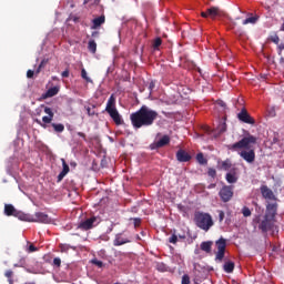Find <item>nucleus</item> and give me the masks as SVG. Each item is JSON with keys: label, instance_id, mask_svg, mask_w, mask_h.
I'll list each match as a JSON object with an SVG mask.
<instances>
[{"label": "nucleus", "instance_id": "obj_59", "mask_svg": "<svg viewBox=\"0 0 284 284\" xmlns=\"http://www.w3.org/2000/svg\"><path fill=\"white\" fill-rule=\"evenodd\" d=\"M280 63H284V58H281V59H280Z\"/></svg>", "mask_w": 284, "mask_h": 284}, {"label": "nucleus", "instance_id": "obj_6", "mask_svg": "<svg viewBox=\"0 0 284 284\" xmlns=\"http://www.w3.org/2000/svg\"><path fill=\"white\" fill-rule=\"evenodd\" d=\"M219 196L223 203H230L234 196V186L232 185H224L220 192Z\"/></svg>", "mask_w": 284, "mask_h": 284}, {"label": "nucleus", "instance_id": "obj_15", "mask_svg": "<svg viewBox=\"0 0 284 284\" xmlns=\"http://www.w3.org/2000/svg\"><path fill=\"white\" fill-rule=\"evenodd\" d=\"M225 179L229 183H236L239 181V169L232 168L229 173H226Z\"/></svg>", "mask_w": 284, "mask_h": 284}, {"label": "nucleus", "instance_id": "obj_4", "mask_svg": "<svg viewBox=\"0 0 284 284\" xmlns=\"http://www.w3.org/2000/svg\"><path fill=\"white\" fill-rule=\"evenodd\" d=\"M105 112H108L109 116L114 121L115 125H123V119L116 110V97H114V94L110 95L106 102Z\"/></svg>", "mask_w": 284, "mask_h": 284}, {"label": "nucleus", "instance_id": "obj_18", "mask_svg": "<svg viewBox=\"0 0 284 284\" xmlns=\"http://www.w3.org/2000/svg\"><path fill=\"white\" fill-rule=\"evenodd\" d=\"M217 16H219V8L216 7H212L206 11L201 12V17H203V19H207V17H210L211 19H215Z\"/></svg>", "mask_w": 284, "mask_h": 284}, {"label": "nucleus", "instance_id": "obj_36", "mask_svg": "<svg viewBox=\"0 0 284 284\" xmlns=\"http://www.w3.org/2000/svg\"><path fill=\"white\" fill-rule=\"evenodd\" d=\"M45 63H48V60H42L38 67V69L36 70V74H39L41 72V70H43V68H45Z\"/></svg>", "mask_w": 284, "mask_h": 284}, {"label": "nucleus", "instance_id": "obj_16", "mask_svg": "<svg viewBox=\"0 0 284 284\" xmlns=\"http://www.w3.org/2000/svg\"><path fill=\"white\" fill-rule=\"evenodd\" d=\"M128 243H132V241H130L128 237H124L123 233H118L113 240L114 247H120V245H125Z\"/></svg>", "mask_w": 284, "mask_h": 284}, {"label": "nucleus", "instance_id": "obj_11", "mask_svg": "<svg viewBox=\"0 0 284 284\" xmlns=\"http://www.w3.org/2000/svg\"><path fill=\"white\" fill-rule=\"evenodd\" d=\"M277 210H278L277 203H268L266 205L265 216H268V219H273L275 221Z\"/></svg>", "mask_w": 284, "mask_h": 284}, {"label": "nucleus", "instance_id": "obj_17", "mask_svg": "<svg viewBox=\"0 0 284 284\" xmlns=\"http://www.w3.org/2000/svg\"><path fill=\"white\" fill-rule=\"evenodd\" d=\"M62 162V171L58 175V183H61L63 179H65V175L70 172V165H68V162H65V159H61Z\"/></svg>", "mask_w": 284, "mask_h": 284}, {"label": "nucleus", "instance_id": "obj_52", "mask_svg": "<svg viewBox=\"0 0 284 284\" xmlns=\"http://www.w3.org/2000/svg\"><path fill=\"white\" fill-rule=\"evenodd\" d=\"M32 77H34V72L32 70H28L27 71V78L32 79Z\"/></svg>", "mask_w": 284, "mask_h": 284}, {"label": "nucleus", "instance_id": "obj_10", "mask_svg": "<svg viewBox=\"0 0 284 284\" xmlns=\"http://www.w3.org/2000/svg\"><path fill=\"white\" fill-rule=\"evenodd\" d=\"M260 191L263 199H265L266 201H276V195H274V191H272V189H268L267 185H262L260 187Z\"/></svg>", "mask_w": 284, "mask_h": 284}, {"label": "nucleus", "instance_id": "obj_43", "mask_svg": "<svg viewBox=\"0 0 284 284\" xmlns=\"http://www.w3.org/2000/svg\"><path fill=\"white\" fill-rule=\"evenodd\" d=\"M181 284H190V275L184 274Z\"/></svg>", "mask_w": 284, "mask_h": 284}, {"label": "nucleus", "instance_id": "obj_26", "mask_svg": "<svg viewBox=\"0 0 284 284\" xmlns=\"http://www.w3.org/2000/svg\"><path fill=\"white\" fill-rule=\"evenodd\" d=\"M88 50L92 54H97V42L94 40H90L88 43Z\"/></svg>", "mask_w": 284, "mask_h": 284}, {"label": "nucleus", "instance_id": "obj_7", "mask_svg": "<svg viewBox=\"0 0 284 284\" xmlns=\"http://www.w3.org/2000/svg\"><path fill=\"white\" fill-rule=\"evenodd\" d=\"M100 223H101V219H99L97 216H92L90 219H87V220L80 222L78 227L80 230H84L87 232L88 230H92V227H95V225H99Z\"/></svg>", "mask_w": 284, "mask_h": 284}, {"label": "nucleus", "instance_id": "obj_22", "mask_svg": "<svg viewBox=\"0 0 284 284\" xmlns=\"http://www.w3.org/2000/svg\"><path fill=\"white\" fill-rule=\"evenodd\" d=\"M170 144V135H163L156 143L155 148H165Z\"/></svg>", "mask_w": 284, "mask_h": 284}, {"label": "nucleus", "instance_id": "obj_5", "mask_svg": "<svg viewBox=\"0 0 284 284\" xmlns=\"http://www.w3.org/2000/svg\"><path fill=\"white\" fill-rule=\"evenodd\" d=\"M215 247L217 252L215 253V261H219V263H223V258H225V248L227 247V241L223 237H220L215 242Z\"/></svg>", "mask_w": 284, "mask_h": 284}, {"label": "nucleus", "instance_id": "obj_41", "mask_svg": "<svg viewBox=\"0 0 284 284\" xmlns=\"http://www.w3.org/2000/svg\"><path fill=\"white\" fill-rule=\"evenodd\" d=\"M70 251V245L68 244H60V252L68 253Z\"/></svg>", "mask_w": 284, "mask_h": 284}, {"label": "nucleus", "instance_id": "obj_27", "mask_svg": "<svg viewBox=\"0 0 284 284\" xmlns=\"http://www.w3.org/2000/svg\"><path fill=\"white\" fill-rule=\"evenodd\" d=\"M196 161L200 163V165H207V160L203 155V153H197L196 154Z\"/></svg>", "mask_w": 284, "mask_h": 284}, {"label": "nucleus", "instance_id": "obj_25", "mask_svg": "<svg viewBox=\"0 0 284 284\" xmlns=\"http://www.w3.org/2000/svg\"><path fill=\"white\" fill-rule=\"evenodd\" d=\"M13 216H16V219H19L20 221H32V220H30V215H28L21 211H16V214Z\"/></svg>", "mask_w": 284, "mask_h": 284}, {"label": "nucleus", "instance_id": "obj_45", "mask_svg": "<svg viewBox=\"0 0 284 284\" xmlns=\"http://www.w3.org/2000/svg\"><path fill=\"white\" fill-rule=\"evenodd\" d=\"M133 225H134V227H140L141 226V219L140 217H134L133 219Z\"/></svg>", "mask_w": 284, "mask_h": 284}, {"label": "nucleus", "instance_id": "obj_54", "mask_svg": "<svg viewBox=\"0 0 284 284\" xmlns=\"http://www.w3.org/2000/svg\"><path fill=\"white\" fill-rule=\"evenodd\" d=\"M178 239H180L181 241H185L186 236L185 234H176Z\"/></svg>", "mask_w": 284, "mask_h": 284}, {"label": "nucleus", "instance_id": "obj_20", "mask_svg": "<svg viewBox=\"0 0 284 284\" xmlns=\"http://www.w3.org/2000/svg\"><path fill=\"white\" fill-rule=\"evenodd\" d=\"M212 245H214L213 241L202 242L201 245H200V250H202V252H205L206 254H211L212 253Z\"/></svg>", "mask_w": 284, "mask_h": 284}, {"label": "nucleus", "instance_id": "obj_38", "mask_svg": "<svg viewBox=\"0 0 284 284\" xmlns=\"http://www.w3.org/2000/svg\"><path fill=\"white\" fill-rule=\"evenodd\" d=\"M242 214H243V216H245V217L252 216V211L250 210V207L244 206V207L242 209Z\"/></svg>", "mask_w": 284, "mask_h": 284}, {"label": "nucleus", "instance_id": "obj_50", "mask_svg": "<svg viewBox=\"0 0 284 284\" xmlns=\"http://www.w3.org/2000/svg\"><path fill=\"white\" fill-rule=\"evenodd\" d=\"M61 77H62V79H68V77H70V70H65V71H63L62 73H61Z\"/></svg>", "mask_w": 284, "mask_h": 284}, {"label": "nucleus", "instance_id": "obj_51", "mask_svg": "<svg viewBox=\"0 0 284 284\" xmlns=\"http://www.w3.org/2000/svg\"><path fill=\"white\" fill-rule=\"evenodd\" d=\"M277 49H278V55L281 57L283 54L284 43L278 44Z\"/></svg>", "mask_w": 284, "mask_h": 284}, {"label": "nucleus", "instance_id": "obj_23", "mask_svg": "<svg viewBox=\"0 0 284 284\" xmlns=\"http://www.w3.org/2000/svg\"><path fill=\"white\" fill-rule=\"evenodd\" d=\"M4 214L6 216H14V214H17V209L12 204H6Z\"/></svg>", "mask_w": 284, "mask_h": 284}, {"label": "nucleus", "instance_id": "obj_30", "mask_svg": "<svg viewBox=\"0 0 284 284\" xmlns=\"http://www.w3.org/2000/svg\"><path fill=\"white\" fill-rule=\"evenodd\" d=\"M222 168L227 171L232 169V161L230 159H226L222 162Z\"/></svg>", "mask_w": 284, "mask_h": 284}, {"label": "nucleus", "instance_id": "obj_13", "mask_svg": "<svg viewBox=\"0 0 284 284\" xmlns=\"http://www.w3.org/2000/svg\"><path fill=\"white\" fill-rule=\"evenodd\" d=\"M41 108L44 109V112L48 114V115H44L42 118V122L45 123V124H50L52 123L53 119H54V111H52V108L50 106H45V105H41Z\"/></svg>", "mask_w": 284, "mask_h": 284}, {"label": "nucleus", "instance_id": "obj_12", "mask_svg": "<svg viewBox=\"0 0 284 284\" xmlns=\"http://www.w3.org/2000/svg\"><path fill=\"white\" fill-rule=\"evenodd\" d=\"M34 216H36V219L31 220V221H33L36 223H44V224L52 223V219L43 212H38L34 214Z\"/></svg>", "mask_w": 284, "mask_h": 284}, {"label": "nucleus", "instance_id": "obj_21", "mask_svg": "<svg viewBox=\"0 0 284 284\" xmlns=\"http://www.w3.org/2000/svg\"><path fill=\"white\" fill-rule=\"evenodd\" d=\"M59 94V88L52 87L48 89L45 93L42 94V99H51V97H57Z\"/></svg>", "mask_w": 284, "mask_h": 284}, {"label": "nucleus", "instance_id": "obj_47", "mask_svg": "<svg viewBox=\"0 0 284 284\" xmlns=\"http://www.w3.org/2000/svg\"><path fill=\"white\" fill-rule=\"evenodd\" d=\"M39 248H37V246H34L33 244H30L27 252L32 253V252H38Z\"/></svg>", "mask_w": 284, "mask_h": 284}, {"label": "nucleus", "instance_id": "obj_42", "mask_svg": "<svg viewBox=\"0 0 284 284\" xmlns=\"http://www.w3.org/2000/svg\"><path fill=\"white\" fill-rule=\"evenodd\" d=\"M271 41L275 43V45H278L281 38H278L277 34L271 37Z\"/></svg>", "mask_w": 284, "mask_h": 284}, {"label": "nucleus", "instance_id": "obj_44", "mask_svg": "<svg viewBox=\"0 0 284 284\" xmlns=\"http://www.w3.org/2000/svg\"><path fill=\"white\" fill-rule=\"evenodd\" d=\"M219 213V222L223 223L224 219H225V212L223 211H217Z\"/></svg>", "mask_w": 284, "mask_h": 284}, {"label": "nucleus", "instance_id": "obj_55", "mask_svg": "<svg viewBox=\"0 0 284 284\" xmlns=\"http://www.w3.org/2000/svg\"><path fill=\"white\" fill-rule=\"evenodd\" d=\"M91 37H93V39H97L99 37V31H93L91 33Z\"/></svg>", "mask_w": 284, "mask_h": 284}, {"label": "nucleus", "instance_id": "obj_64", "mask_svg": "<svg viewBox=\"0 0 284 284\" xmlns=\"http://www.w3.org/2000/svg\"><path fill=\"white\" fill-rule=\"evenodd\" d=\"M225 105V103H222V106H224Z\"/></svg>", "mask_w": 284, "mask_h": 284}, {"label": "nucleus", "instance_id": "obj_1", "mask_svg": "<svg viewBox=\"0 0 284 284\" xmlns=\"http://www.w3.org/2000/svg\"><path fill=\"white\" fill-rule=\"evenodd\" d=\"M159 119V112L150 109L148 105H142L138 111L130 114L131 125L134 130L141 128H150Z\"/></svg>", "mask_w": 284, "mask_h": 284}, {"label": "nucleus", "instance_id": "obj_28", "mask_svg": "<svg viewBox=\"0 0 284 284\" xmlns=\"http://www.w3.org/2000/svg\"><path fill=\"white\" fill-rule=\"evenodd\" d=\"M256 21H258V17H250V18H246L245 20H243V26H247V23H256Z\"/></svg>", "mask_w": 284, "mask_h": 284}, {"label": "nucleus", "instance_id": "obj_56", "mask_svg": "<svg viewBox=\"0 0 284 284\" xmlns=\"http://www.w3.org/2000/svg\"><path fill=\"white\" fill-rule=\"evenodd\" d=\"M78 136H81V139H83L84 141L87 140L85 133H83V132H78Z\"/></svg>", "mask_w": 284, "mask_h": 284}, {"label": "nucleus", "instance_id": "obj_9", "mask_svg": "<svg viewBox=\"0 0 284 284\" xmlns=\"http://www.w3.org/2000/svg\"><path fill=\"white\" fill-rule=\"evenodd\" d=\"M237 119L239 121H242V123H247L248 125H254V123H256L254 118L250 115L246 109L241 110V112L237 114Z\"/></svg>", "mask_w": 284, "mask_h": 284}, {"label": "nucleus", "instance_id": "obj_40", "mask_svg": "<svg viewBox=\"0 0 284 284\" xmlns=\"http://www.w3.org/2000/svg\"><path fill=\"white\" fill-rule=\"evenodd\" d=\"M207 175L211 176V179H215L216 178V169L210 168L207 171Z\"/></svg>", "mask_w": 284, "mask_h": 284}, {"label": "nucleus", "instance_id": "obj_19", "mask_svg": "<svg viewBox=\"0 0 284 284\" xmlns=\"http://www.w3.org/2000/svg\"><path fill=\"white\" fill-rule=\"evenodd\" d=\"M103 23H105V16L104 14H102V16L92 20L91 30H99V28L102 27Z\"/></svg>", "mask_w": 284, "mask_h": 284}, {"label": "nucleus", "instance_id": "obj_57", "mask_svg": "<svg viewBox=\"0 0 284 284\" xmlns=\"http://www.w3.org/2000/svg\"><path fill=\"white\" fill-rule=\"evenodd\" d=\"M36 123H38V125H41V128H45V124H42L41 120H36Z\"/></svg>", "mask_w": 284, "mask_h": 284}, {"label": "nucleus", "instance_id": "obj_39", "mask_svg": "<svg viewBox=\"0 0 284 284\" xmlns=\"http://www.w3.org/2000/svg\"><path fill=\"white\" fill-rule=\"evenodd\" d=\"M91 263H92V265H95L97 267H100V268L103 267V262H101L98 258L91 260Z\"/></svg>", "mask_w": 284, "mask_h": 284}, {"label": "nucleus", "instance_id": "obj_2", "mask_svg": "<svg viewBox=\"0 0 284 284\" xmlns=\"http://www.w3.org/2000/svg\"><path fill=\"white\" fill-rule=\"evenodd\" d=\"M256 136L252 134H247L246 136L242 138L239 142L234 144H229L227 150H232L236 152V150H242L240 152L241 159L246 161V163H254L256 161V152L252 149V145H256Z\"/></svg>", "mask_w": 284, "mask_h": 284}, {"label": "nucleus", "instance_id": "obj_33", "mask_svg": "<svg viewBox=\"0 0 284 284\" xmlns=\"http://www.w3.org/2000/svg\"><path fill=\"white\" fill-rule=\"evenodd\" d=\"M81 77H82V79H84V81H87V83H91L92 82L90 77H88V71H85V69L81 70Z\"/></svg>", "mask_w": 284, "mask_h": 284}, {"label": "nucleus", "instance_id": "obj_48", "mask_svg": "<svg viewBox=\"0 0 284 284\" xmlns=\"http://www.w3.org/2000/svg\"><path fill=\"white\" fill-rule=\"evenodd\" d=\"M14 275V272H12L11 270H9V271H6V273H4V276H6V278H12V276Z\"/></svg>", "mask_w": 284, "mask_h": 284}, {"label": "nucleus", "instance_id": "obj_35", "mask_svg": "<svg viewBox=\"0 0 284 284\" xmlns=\"http://www.w3.org/2000/svg\"><path fill=\"white\" fill-rule=\"evenodd\" d=\"M162 43H163V40H162L161 38H156V39L153 41V48H154L155 50H158V48H161Z\"/></svg>", "mask_w": 284, "mask_h": 284}, {"label": "nucleus", "instance_id": "obj_37", "mask_svg": "<svg viewBox=\"0 0 284 284\" xmlns=\"http://www.w3.org/2000/svg\"><path fill=\"white\" fill-rule=\"evenodd\" d=\"M217 130L220 132V134H223V132H226L227 130V124H225V122H222L219 126Z\"/></svg>", "mask_w": 284, "mask_h": 284}, {"label": "nucleus", "instance_id": "obj_60", "mask_svg": "<svg viewBox=\"0 0 284 284\" xmlns=\"http://www.w3.org/2000/svg\"><path fill=\"white\" fill-rule=\"evenodd\" d=\"M27 272H29V274H32V271H30L29 268L27 270Z\"/></svg>", "mask_w": 284, "mask_h": 284}, {"label": "nucleus", "instance_id": "obj_3", "mask_svg": "<svg viewBox=\"0 0 284 284\" xmlns=\"http://www.w3.org/2000/svg\"><path fill=\"white\" fill-rule=\"evenodd\" d=\"M194 223L196 227H200V230L210 232V229L214 225V220H212V215H210V213L195 212Z\"/></svg>", "mask_w": 284, "mask_h": 284}, {"label": "nucleus", "instance_id": "obj_32", "mask_svg": "<svg viewBox=\"0 0 284 284\" xmlns=\"http://www.w3.org/2000/svg\"><path fill=\"white\" fill-rule=\"evenodd\" d=\"M169 243H172L173 245H176V243H179V235H176V232H174L171 237H169Z\"/></svg>", "mask_w": 284, "mask_h": 284}, {"label": "nucleus", "instance_id": "obj_58", "mask_svg": "<svg viewBox=\"0 0 284 284\" xmlns=\"http://www.w3.org/2000/svg\"><path fill=\"white\" fill-rule=\"evenodd\" d=\"M8 283H9V284H14V280L9 278V280H8Z\"/></svg>", "mask_w": 284, "mask_h": 284}, {"label": "nucleus", "instance_id": "obj_53", "mask_svg": "<svg viewBox=\"0 0 284 284\" xmlns=\"http://www.w3.org/2000/svg\"><path fill=\"white\" fill-rule=\"evenodd\" d=\"M154 88H155V82L151 81L149 84V90H154Z\"/></svg>", "mask_w": 284, "mask_h": 284}, {"label": "nucleus", "instance_id": "obj_31", "mask_svg": "<svg viewBox=\"0 0 284 284\" xmlns=\"http://www.w3.org/2000/svg\"><path fill=\"white\" fill-rule=\"evenodd\" d=\"M156 271L158 272H168V265L165 263L160 262L156 264Z\"/></svg>", "mask_w": 284, "mask_h": 284}, {"label": "nucleus", "instance_id": "obj_14", "mask_svg": "<svg viewBox=\"0 0 284 284\" xmlns=\"http://www.w3.org/2000/svg\"><path fill=\"white\" fill-rule=\"evenodd\" d=\"M176 159L180 163H187L189 161H192V155H190L187 151L180 149L176 152Z\"/></svg>", "mask_w": 284, "mask_h": 284}, {"label": "nucleus", "instance_id": "obj_62", "mask_svg": "<svg viewBox=\"0 0 284 284\" xmlns=\"http://www.w3.org/2000/svg\"><path fill=\"white\" fill-rule=\"evenodd\" d=\"M13 267H19V264H14Z\"/></svg>", "mask_w": 284, "mask_h": 284}, {"label": "nucleus", "instance_id": "obj_24", "mask_svg": "<svg viewBox=\"0 0 284 284\" xmlns=\"http://www.w3.org/2000/svg\"><path fill=\"white\" fill-rule=\"evenodd\" d=\"M223 270L224 272H226V274H232L234 272V262H225L223 265Z\"/></svg>", "mask_w": 284, "mask_h": 284}, {"label": "nucleus", "instance_id": "obj_46", "mask_svg": "<svg viewBox=\"0 0 284 284\" xmlns=\"http://www.w3.org/2000/svg\"><path fill=\"white\" fill-rule=\"evenodd\" d=\"M87 114H88V116H94V114H97V112L94 110H92L90 106H88Z\"/></svg>", "mask_w": 284, "mask_h": 284}, {"label": "nucleus", "instance_id": "obj_61", "mask_svg": "<svg viewBox=\"0 0 284 284\" xmlns=\"http://www.w3.org/2000/svg\"><path fill=\"white\" fill-rule=\"evenodd\" d=\"M24 284H36V283L34 282H31V283L26 282Z\"/></svg>", "mask_w": 284, "mask_h": 284}, {"label": "nucleus", "instance_id": "obj_8", "mask_svg": "<svg viewBox=\"0 0 284 284\" xmlns=\"http://www.w3.org/2000/svg\"><path fill=\"white\" fill-rule=\"evenodd\" d=\"M274 219L264 215V219L258 225V230H261L263 234H266V232H270V230L274 229Z\"/></svg>", "mask_w": 284, "mask_h": 284}, {"label": "nucleus", "instance_id": "obj_63", "mask_svg": "<svg viewBox=\"0 0 284 284\" xmlns=\"http://www.w3.org/2000/svg\"><path fill=\"white\" fill-rule=\"evenodd\" d=\"M88 3V0H84V6Z\"/></svg>", "mask_w": 284, "mask_h": 284}, {"label": "nucleus", "instance_id": "obj_29", "mask_svg": "<svg viewBox=\"0 0 284 284\" xmlns=\"http://www.w3.org/2000/svg\"><path fill=\"white\" fill-rule=\"evenodd\" d=\"M51 125H52L54 132L61 133V132H63V130H65V126L62 123H59V124L52 123Z\"/></svg>", "mask_w": 284, "mask_h": 284}, {"label": "nucleus", "instance_id": "obj_34", "mask_svg": "<svg viewBox=\"0 0 284 284\" xmlns=\"http://www.w3.org/2000/svg\"><path fill=\"white\" fill-rule=\"evenodd\" d=\"M114 256H115V258H119L120 261H123V258H125L128 256V253H123L121 251H116L114 253Z\"/></svg>", "mask_w": 284, "mask_h": 284}, {"label": "nucleus", "instance_id": "obj_49", "mask_svg": "<svg viewBox=\"0 0 284 284\" xmlns=\"http://www.w3.org/2000/svg\"><path fill=\"white\" fill-rule=\"evenodd\" d=\"M53 265H55V267H61V260L59 257H55L53 260Z\"/></svg>", "mask_w": 284, "mask_h": 284}]
</instances>
